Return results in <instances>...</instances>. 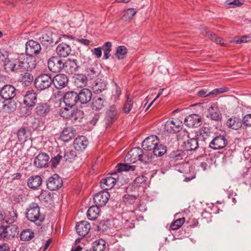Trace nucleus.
<instances>
[{
  "mask_svg": "<svg viewBox=\"0 0 251 251\" xmlns=\"http://www.w3.org/2000/svg\"><path fill=\"white\" fill-rule=\"evenodd\" d=\"M36 65L35 58L26 57L24 55H17L10 58L5 65V70L15 73L31 71Z\"/></svg>",
  "mask_w": 251,
  "mask_h": 251,
  "instance_id": "1",
  "label": "nucleus"
},
{
  "mask_svg": "<svg viewBox=\"0 0 251 251\" xmlns=\"http://www.w3.org/2000/svg\"><path fill=\"white\" fill-rule=\"evenodd\" d=\"M52 84L51 75L50 74H41L34 80L35 88L40 91L49 88Z\"/></svg>",
  "mask_w": 251,
  "mask_h": 251,
  "instance_id": "2",
  "label": "nucleus"
},
{
  "mask_svg": "<svg viewBox=\"0 0 251 251\" xmlns=\"http://www.w3.org/2000/svg\"><path fill=\"white\" fill-rule=\"evenodd\" d=\"M41 50L40 44L33 40H29L25 44L26 57L35 58L34 55L39 54Z\"/></svg>",
  "mask_w": 251,
  "mask_h": 251,
  "instance_id": "3",
  "label": "nucleus"
},
{
  "mask_svg": "<svg viewBox=\"0 0 251 251\" xmlns=\"http://www.w3.org/2000/svg\"><path fill=\"white\" fill-rule=\"evenodd\" d=\"M120 111L115 105H112L105 112V120L106 127L114 123L119 118Z\"/></svg>",
  "mask_w": 251,
  "mask_h": 251,
  "instance_id": "4",
  "label": "nucleus"
},
{
  "mask_svg": "<svg viewBox=\"0 0 251 251\" xmlns=\"http://www.w3.org/2000/svg\"><path fill=\"white\" fill-rule=\"evenodd\" d=\"M49 69L53 73H59L64 67L62 59L58 56H52L48 61Z\"/></svg>",
  "mask_w": 251,
  "mask_h": 251,
  "instance_id": "5",
  "label": "nucleus"
},
{
  "mask_svg": "<svg viewBox=\"0 0 251 251\" xmlns=\"http://www.w3.org/2000/svg\"><path fill=\"white\" fill-rule=\"evenodd\" d=\"M27 220H44L45 216L42 215L40 212V208L36 203H32L29 209L26 212Z\"/></svg>",
  "mask_w": 251,
  "mask_h": 251,
  "instance_id": "6",
  "label": "nucleus"
},
{
  "mask_svg": "<svg viewBox=\"0 0 251 251\" xmlns=\"http://www.w3.org/2000/svg\"><path fill=\"white\" fill-rule=\"evenodd\" d=\"M195 137L201 142L200 146H201V148H204L210 137V128L207 127H201L199 129Z\"/></svg>",
  "mask_w": 251,
  "mask_h": 251,
  "instance_id": "7",
  "label": "nucleus"
},
{
  "mask_svg": "<svg viewBox=\"0 0 251 251\" xmlns=\"http://www.w3.org/2000/svg\"><path fill=\"white\" fill-rule=\"evenodd\" d=\"M56 38V36L55 34L50 31H46L42 34L39 39L43 46L48 47L56 44L58 42Z\"/></svg>",
  "mask_w": 251,
  "mask_h": 251,
  "instance_id": "8",
  "label": "nucleus"
},
{
  "mask_svg": "<svg viewBox=\"0 0 251 251\" xmlns=\"http://www.w3.org/2000/svg\"><path fill=\"white\" fill-rule=\"evenodd\" d=\"M16 95V89L12 85H5L0 91V96L5 100H12Z\"/></svg>",
  "mask_w": 251,
  "mask_h": 251,
  "instance_id": "9",
  "label": "nucleus"
},
{
  "mask_svg": "<svg viewBox=\"0 0 251 251\" xmlns=\"http://www.w3.org/2000/svg\"><path fill=\"white\" fill-rule=\"evenodd\" d=\"M63 98L65 105L70 108H72L78 102L77 93L74 91L66 92Z\"/></svg>",
  "mask_w": 251,
  "mask_h": 251,
  "instance_id": "10",
  "label": "nucleus"
},
{
  "mask_svg": "<svg viewBox=\"0 0 251 251\" xmlns=\"http://www.w3.org/2000/svg\"><path fill=\"white\" fill-rule=\"evenodd\" d=\"M63 184L62 178L57 174L49 178L47 181V188L51 191H55L60 188Z\"/></svg>",
  "mask_w": 251,
  "mask_h": 251,
  "instance_id": "11",
  "label": "nucleus"
},
{
  "mask_svg": "<svg viewBox=\"0 0 251 251\" xmlns=\"http://www.w3.org/2000/svg\"><path fill=\"white\" fill-rule=\"evenodd\" d=\"M199 214V211L195 207H189L188 209L184 210L181 212H178L177 215H182V216L179 219L176 220H199L200 217H198Z\"/></svg>",
  "mask_w": 251,
  "mask_h": 251,
  "instance_id": "12",
  "label": "nucleus"
},
{
  "mask_svg": "<svg viewBox=\"0 0 251 251\" xmlns=\"http://www.w3.org/2000/svg\"><path fill=\"white\" fill-rule=\"evenodd\" d=\"M110 197L109 193L107 191H100L94 195V202L99 207L105 205Z\"/></svg>",
  "mask_w": 251,
  "mask_h": 251,
  "instance_id": "13",
  "label": "nucleus"
},
{
  "mask_svg": "<svg viewBox=\"0 0 251 251\" xmlns=\"http://www.w3.org/2000/svg\"><path fill=\"white\" fill-rule=\"evenodd\" d=\"M184 124L190 128L199 126L202 123L201 116L198 114H191L187 116L184 121Z\"/></svg>",
  "mask_w": 251,
  "mask_h": 251,
  "instance_id": "14",
  "label": "nucleus"
},
{
  "mask_svg": "<svg viewBox=\"0 0 251 251\" xmlns=\"http://www.w3.org/2000/svg\"><path fill=\"white\" fill-rule=\"evenodd\" d=\"M52 84L57 89H61L65 87L68 83V78L67 75L63 74H59L52 78Z\"/></svg>",
  "mask_w": 251,
  "mask_h": 251,
  "instance_id": "15",
  "label": "nucleus"
},
{
  "mask_svg": "<svg viewBox=\"0 0 251 251\" xmlns=\"http://www.w3.org/2000/svg\"><path fill=\"white\" fill-rule=\"evenodd\" d=\"M228 143L227 139L224 136L220 135L214 138L209 143V147L218 150L223 149Z\"/></svg>",
  "mask_w": 251,
  "mask_h": 251,
  "instance_id": "16",
  "label": "nucleus"
},
{
  "mask_svg": "<svg viewBox=\"0 0 251 251\" xmlns=\"http://www.w3.org/2000/svg\"><path fill=\"white\" fill-rule=\"evenodd\" d=\"M49 159L50 157L46 153H40L34 159V165L40 169L46 168L48 166Z\"/></svg>",
  "mask_w": 251,
  "mask_h": 251,
  "instance_id": "17",
  "label": "nucleus"
},
{
  "mask_svg": "<svg viewBox=\"0 0 251 251\" xmlns=\"http://www.w3.org/2000/svg\"><path fill=\"white\" fill-rule=\"evenodd\" d=\"M159 142V139L157 136L151 135L145 138L142 142V147L144 150L152 151V150Z\"/></svg>",
  "mask_w": 251,
  "mask_h": 251,
  "instance_id": "18",
  "label": "nucleus"
},
{
  "mask_svg": "<svg viewBox=\"0 0 251 251\" xmlns=\"http://www.w3.org/2000/svg\"><path fill=\"white\" fill-rule=\"evenodd\" d=\"M64 66L63 69L69 74H75L80 67L76 59L70 58L64 62Z\"/></svg>",
  "mask_w": 251,
  "mask_h": 251,
  "instance_id": "19",
  "label": "nucleus"
},
{
  "mask_svg": "<svg viewBox=\"0 0 251 251\" xmlns=\"http://www.w3.org/2000/svg\"><path fill=\"white\" fill-rule=\"evenodd\" d=\"M182 123L177 120L168 121L165 125L164 129L170 133H176L182 129Z\"/></svg>",
  "mask_w": 251,
  "mask_h": 251,
  "instance_id": "20",
  "label": "nucleus"
},
{
  "mask_svg": "<svg viewBox=\"0 0 251 251\" xmlns=\"http://www.w3.org/2000/svg\"><path fill=\"white\" fill-rule=\"evenodd\" d=\"M75 229L77 233L80 236L86 235L91 229V226L87 221H80L76 224Z\"/></svg>",
  "mask_w": 251,
  "mask_h": 251,
  "instance_id": "21",
  "label": "nucleus"
},
{
  "mask_svg": "<svg viewBox=\"0 0 251 251\" xmlns=\"http://www.w3.org/2000/svg\"><path fill=\"white\" fill-rule=\"evenodd\" d=\"M37 95L33 90H28L24 96V103L27 107H33L37 102Z\"/></svg>",
  "mask_w": 251,
  "mask_h": 251,
  "instance_id": "22",
  "label": "nucleus"
},
{
  "mask_svg": "<svg viewBox=\"0 0 251 251\" xmlns=\"http://www.w3.org/2000/svg\"><path fill=\"white\" fill-rule=\"evenodd\" d=\"M141 149L140 148H134L131 149L126 155L125 161L129 163H134L139 160L141 155Z\"/></svg>",
  "mask_w": 251,
  "mask_h": 251,
  "instance_id": "23",
  "label": "nucleus"
},
{
  "mask_svg": "<svg viewBox=\"0 0 251 251\" xmlns=\"http://www.w3.org/2000/svg\"><path fill=\"white\" fill-rule=\"evenodd\" d=\"M77 96L78 102L81 104H86L92 99V93L89 89L83 88L77 93Z\"/></svg>",
  "mask_w": 251,
  "mask_h": 251,
  "instance_id": "24",
  "label": "nucleus"
},
{
  "mask_svg": "<svg viewBox=\"0 0 251 251\" xmlns=\"http://www.w3.org/2000/svg\"><path fill=\"white\" fill-rule=\"evenodd\" d=\"M182 147L184 150L186 151H195L198 148L201 147L200 143L198 142V140L195 138H191L184 141L182 144Z\"/></svg>",
  "mask_w": 251,
  "mask_h": 251,
  "instance_id": "25",
  "label": "nucleus"
},
{
  "mask_svg": "<svg viewBox=\"0 0 251 251\" xmlns=\"http://www.w3.org/2000/svg\"><path fill=\"white\" fill-rule=\"evenodd\" d=\"M51 109L50 105L46 102H41L38 104L35 108V114L41 117H46L50 111Z\"/></svg>",
  "mask_w": 251,
  "mask_h": 251,
  "instance_id": "26",
  "label": "nucleus"
},
{
  "mask_svg": "<svg viewBox=\"0 0 251 251\" xmlns=\"http://www.w3.org/2000/svg\"><path fill=\"white\" fill-rule=\"evenodd\" d=\"M88 145V141L84 136H78L74 142V146L75 150L82 151L86 149Z\"/></svg>",
  "mask_w": 251,
  "mask_h": 251,
  "instance_id": "27",
  "label": "nucleus"
},
{
  "mask_svg": "<svg viewBox=\"0 0 251 251\" xmlns=\"http://www.w3.org/2000/svg\"><path fill=\"white\" fill-rule=\"evenodd\" d=\"M71 47L64 43L59 44L56 49V52L60 57H66L69 56L71 52Z\"/></svg>",
  "mask_w": 251,
  "mask_h": 251,
  "instance_id": "28",
  "label": "nucleus"
},
{
  "mask_svg": "<svg viewBox=\"0 0 251 251\" xmlns=\"http://www.w3.org/2000/svg\"><path fill=\"white\" fill-rule=\"evenodd\" d=\"M116 182V179L113 176H107L100 181V187L104 190H107L112 188Z\"/></svg>",
  "mask_w": 251,
  "mask_h": 251,
  "instance_id": "29",
  "label": "nucleus"
},
{
  "mask_svg": "<svg viewBox=\"0 0 251 251\" xmlns=\"http://www.w3.org/2000/svg\"><path fill=\"white\" fill-rule=\"evenodd\" d=\"M209 114L208 118L214 121H218L222 118L221 114L218 107L215 104H212L208 109Z\"/></svg>",
  "mask_w": 251,
  "mask_h": 251,
  "instance_id": "30",
  "label": "nucleus"
},
{
  "mask_svg": "<svg viewBox=\"0 0 251 251\" xmlns=\"http://www.w3.org/2000/svg\"><path fill=\"white\" fill-rule=\"evenodd\" d=\"M226 125L229 128L238 130L242 126V120L239 118L233 116L227 120Z\"/></svg>",
  "mask_w": 251,
  "mask_h": 251,
  "instance_id": "31",
  "label": "nucleus"
},
{
  "mask_svg": "<svg viewBox=\"0 0 251 251\" xmlns=\"http://www.w3.org/2000/svg\"><path fill=\"white\" fill-rule=\"evenodd\" d=\"M106 82L104 80L97 78L92 84V89L96 94H100L106 89Z\"/></svg>",
  "mask_w": 251,
  "mask_h": 251,
  "instance_id": "32",
  "label": "nucleus"
},
{
  "mask_svg": "<svg viewBox=\"0 0 251 251\" xmlns=\"http://www.w3.org/2000/svg\"><path fill=\"white\" fill-rule=\"evenodd\" d=\"M202 34L205 37L209 38L213 42L217 44H220L222 46H224L225 43L223 39L220 37H217L214 34H213L210 31L204 28L202 29Z\"/></svg>",
  "mask_w": 251,
  "mask_h": 251,
  "instance_id": "33",
  "label": "nucleus"
},
{
  "mask_svg": "<svg viewBox=\"0 0 251 251\" xmlns=\"http://www.w3.org/2000/svg\"><path fill=\"white\" fill-rule=\"evenodd\" d=\"M42 183V179L40 176H31L27 180V186L33 189L38 188Z\"/></svg>",
  "mask_w": 251,
  "mask_h": 251,
  "instance_id": "34",
  "label": "nucleus"
},
{
  "mask_svg": "<svg viewBox=\"0 0 251 251\" xmlns=\"http://www.w3.org/2000/svg\"><path fill=\"white\" fill-rule=\"evenodd\" d=\"M139 160L144 164L151 162L153 159L152 151L141 149V153Z\"/></svg>",
  "mask_w": 251,
  "mask_h": 251,
  "instance_id": "35",
  "label": "nucleus"
},
{
  "mask_svg": "<svg viewBox=\"0 0 251 251\" xmlns=\"http://www.w3.org/2000/svg\"><path fill=\"white\" fill-rule=\"evenodd\" d=\"M30 130L28 127H23L17 132V137L20 142H24L30 136Z\"/></svg>",
  "mask_w": 251,
  "mask_h": 251,
  "instance_id": "36",
  "label": "nucleus"
},
{
  "mask_svg": "<svg viewBox=\"0 0 251 251\" xmlns=\"http://www.w3.org/2000/svg\"><path fill=\"white\" fill-rule=\"evenodd\" d=\"M100 210L99 206H92L87 212V216L88 220H97L100 214Z\"/></svg>",
  "mask_w": 251,
  "mask_h": 251,
  "instance_id": "37",
  "label": "nucleus"
},
{
  "mask_svg": "<svg viewBox=\"0 0 251 251\" xmlns=\"http://www.w3.org/2000/svg\"><path fill=\"white\" fill-rule=\"evenodd\" d=\"M167 151V147L164 145L158 143L155 148L152 150V152L154 156L159 157L164 155Z\"/></svg>",
  "mask_w": 251,
  "mask_h": 251,
  "instance_id": "38",
  "label": "nucleus"
},
{
  "mask_svg": "<svg viewBox=\"0 0 251 251\" xmlns=\"http://www.w3.org/2000/svg\"><path fill=\"white\" fill-rule=\"evenodd\" d=\"M87 82V78L83 74H77L75 77L74 83L78 88L83 87L86 86Z\"/></svg>",
  "mask_w": 251,
  "mask_h": 251,
  "instance_id": "39",
  "label": "nucleus"
},
{
  "mask_svg": "<svg viewBox=\"0 0 251 251\" xmlns=\"http://www.w3.org/2000/svg\"><path fill=\"white\" fill-rule=\"evenodd\" d=\"M83 116L84 112L83 111L77 108L74 109L70 120L74 123L80 122Z\"/></svg>",
  "mask_w": 251,
  "mask_h": 251,
  "instance_id": "40",
  "label": "nucleus"
},
{
  "mask_svg": "<svg viewBox=\"0 0 251 251\" xmlns=\"http://www.w3.org/2000/svg\"><path fill=\"white\" fill-rule=\"evenodd\" d=\"M74 137V133L72 132V128L68 127L65 128L62 132L60 135L61 139L64 142H69Z\"/></svg>",
  "mask_w": 251,
  "mask_h": 251,
  "instance_id": "41",
  "label": "nucleus"
},
{
  "mask_svg": "<svg viewBox=\"0 0 251 251\" xmlns=\"http://www.w3.org/2000/svg\"><path fill=\"white\" fill-rule=\"evenodd\" d=\"M4 226L6 228L7 235H8L9 239L14 237L18 234V228L16 225H14L11 224H8L7 222V225Z\"/></svg>",
  "mask_w": 251,
  "mask_h": 251,
  "instance_id": "42",
  "label": "nucleus"
},
{
  "mask_svg": "<svg viewBox=\"0 0 251 251\" xmlns=\"http://www.w3.org/2000/svg\"><path fill=\"white\" fill-rule=\"evenodd\" d=\"M104 100L100 97H95L92 100V108L96 110L101 109L104 106Z\"/></svg>",
  "mask_w": 251,
  "mask_h": 251,
  "instance_id": "43",
  "label": "nucleus"
},
{
  "mask_svg": "<svg viewBox=\"0 0 251 251\" xmlns=\"http://www.w3.org/2000/svg\"><path fill=\"white\" fill-rule=\"evenodd\" d=\"M133 106V97L129 95H126V100L123 108L124 112L126 114H128L131 111Z\"/></svg>",
  "mask_w": 251,
  "mask_h": 251,
  "instance_id": "44",
  "label": "nucleus"
},
{
  "mask_svg": "<svg viewBox=\"0 0 251 251\" xmlns=\"http://www.w3.org/2000/svg\"><path fill=\"white\" fill-rule=\"evenodd\" d=\"M92 247L94 251H104L105 242L102 239L97 240L93 243Z\"/></svg>",
  "mask_w": 251,
  "mask_h": 251,
  "instance_id": "45",
  "label": "nucleus"
},
{
  "mask_svg": "<svg viewBox=\"0 0 251 251\" xmlns=\"http://www.w3.org/2000/svg\"><path fill=\"white\" fill-rule=\"evenodd\" d=\"M21 80L25 86H29L33 80V76L29 73L25 72L24 74H21Z\"/></svg>",
  "mask_w": 251,
  "mask_h": 251,
  "instance_id": "46",
  "label": "nucleus"
},
{
  "mask_svg": "<svg viewBox=\"0 0 251 251\" xmlns=\"http://www.w3.org/2000/svg\"><path fill=\"white\" fill-rule=\"evenodd\" d=\"M135 169V166L130 165L128 164L119 163L116 166V171L119 173L129 171H133Z\"/></svg>",
  "mask_w": 251,
  "mask_h": 251,
  "instance_id": "47",
  "label": "nucleus"
},
{
  "mask_svg": "<svg viewBox=\"0 0 251 251\" xmlns=\"http://www.w3.org/2000/svg\"><path fill=\"white\" fill-rule=\"evenodd\" d=\"M17 107L16 103L11 100H8L7 103L3 105V109L6 113H11L15 110Z\"/></svg>",
  "mask_w": 251,
  "mask_h": 251,
  "instance_id": "48",
  "label": "nucleus"
},
{
  "mask_svg": "<svg viewBox=\"0 0 251 251\" xmlns=\"http://www.w3.org/2000/svg\"><path fill=\"white\" fill-rule=\"evenodd\" d=\"M63 158L66 161L74 159L76 156V152L75 150L67 148L63 152Z\"/></svg>",
  "mask_w": 251,
  "mask_h": 251,
  "instance_id": "49",
  "label": "nucleus"
},
{
  "mask_svg": "<svg viewBox=\"0 0 251 251\" xmlns=\"http://www.w3.org/2000/svg\"><path fill=\"white\" fill-rule=\"evenodd\" d=\"M114 221H100L98 225V229L99 231L103 232L106 231L111 226V224L115 225Z\"/></svg>",
  "mask_w": 251,
  "mask_h": 251,
  "instance_id": "50",
  "label": "nucleus"
},
{
  "mask_svg": "<svg viewBox=\"0 0 251 251\" xmlns=\"http://www.w3.org/2000/svg\"><path fill=\"white\" fill-rule=\"evenodd\" d=\"M34 232L30 229H26L23 231L20 234L21 240L24 241H27L31 240L34 237Z\"/></svg>",
  "mask_w": 251,
  "mask_h": 251,
  "instance_id": "51",
  "label": "nucleus"
},
{
  "mask_svg": "<svg viewBox=\"0 0 251 251\" xmlns=\"http://www.w3.org/2000/svg\"><path fill=\"white\" fill-rule=\"evenodd\" d=\"M147 178L144 176H140L137 177L132 183V187L134 189L143 186V185L146 182Z\"/></svg>",
  "mask_w": 251,
  "mask_h": 251,
  "instance_id": "52",
  "label": "nucleus"
},
{
  "mask_svg": "<svg viewBox=\"0 0 251 251\" xmlns=\"http://www.w3.org/2000/svg\"><path fill=\"white\" fill-rule=\"evenodd\" d=\"M74 109L70 107H62L60 109L59 114L64 119H70Z\"/></svg>",
  "mask_w": 251,
  "mask_h": 251,
  "instance_id": "53",
  "label": "nucleus"
},
{
  "mask_svg": "<svg viewBox=\"0 0 251 251\" xmlns=\"http://www.w3.org/2000/svg\"><path fill=\"white\" fill-rule=\"evenodd\" d=\"M170 157L176 161L181 160L186 157L185 153L181 150H177L170 154Z\"/></svg>",
  "mask_w": 251,
  "mask_h": 251,
  "instance_id": "54",
  "label": "nucleus"
},
{
  "mask_svg": "<svg viewBox=\"0 0 251 251\" xmlns=\"http://www.w3.org/2000/svg\"><path fill=\"white\" fill-rule=\"evenodd\" d=\"M127 52L126 48L124 46H120L117 48L115 55L118 59L120 60L125 57Z\"/></svg>",
  "mask_w": 251,
  "mask_h": 251,
  "instance_id": "55",
  "label": "nucleus"
},
{
  "mask_svg": "<svg viewBox=\"0 0 251 251\" xmlns=\"http://www.w3.org/2000/svg\"><path fill=\"white\" fill-rule=\"evenodd\" d=\"M112 43L110 42L105 43L101 47V50L104 51V57L107 59L110 56V51H111Z\"/></svg>",
  "mask_w": 251,
  "mask_h": 251,
  "instance_id": "56",
  "label": "nucleus"
},
{
  "mask_svg": "<svg viewBox=\"0 0 251 251\" xmlns=\"http://www.w3.org/2000/svg\"><path fill=\"white\" fill-rule=\"evenodd\" d=\"M137 11L134 8H128L125 11L123 18L125 21H130L136 13Z\"/></svg>",
  "mask_w": 251,
  "mask_h": 251,
  "instance_id": "57",
  "label": "nucleus"
},
{
  "mask_svg": "<svg viewBox=\"0 0 251 251\" xmlns=\"http://www.w3.org/2000/svg\"><path fill=\"white\" fill-rule=\"evenodd\" d=\"M39 200L46 203H48L50 200V193L46 191H42L38 197Z\"/></svg>",
  "mask_w": 251,
  "mask_h": 251,
  "instance_id": "58",
  "label": "nucleus"
},
{
  "mask_svg": "<svg viewBox=\"0 0 251 251\" xmlns=\"http://www.w3.org/2000/svg\"><path fill=\"white\" fill-rule=\"evenodd\" d=\"M8 53L6 51L0 50V63H3L5 69L6 64L10 59L8 58Z\"/></svg>",
  "mask_w": 251,
  "mask_h": 251,
  "instance_id": "59",
  "label": "nucleus"
},
{
  "mask_svg": "<svg viewBox=\"0 0 251 251\" xmlns=\"http://www.w3.org/2000/svg\"><path fill=\"white\" fill-rule=\"evenodd\" d=\"M229 89L227 87H223L221 88H216L213 90L212 91L208 93L207 95H214L216 96L218 94H222L225 92H227Z\"/></svg>",
  "mask_w": 251,
  "mask_h": 251,
  "instance_id": "60",
  "label": "nucleus"
},
{
  "mask_svg": "<svg viewBox=\"0 0 251 251\" xmlns=\"http://www.w3.org/2000/svg\"><path fill=\"white\" fill-rule=\"evenodd\" d=\"M136 200V197L133 195H125L124 197V201L125 203L132 204L134 203Z\"/></svg>",
  "mask_w": 251,
  "mask_h": 251,
  "instance_id": "61",
  "label": "nucleus"
},
{
  "mask_svg": "<svg viewBox=\"0 0 251 251\" xmlns=\"http://www.w3.org/2000/svg\"><path fill=\"white\" fill-rule=\"evenodd\" d=\"M9 236L7 235V230L4 225L0 226V240H8Z\"/></svg>",
  "mask_w": 251,
  "mask_h": 251,
  "instance_id": "62",
  "label": "nucleus"
},
{
  "mask_svg": "<svg viewBox=\"0 0 251 251\" xmlns=\"http://www.w3.org/2000/svg\"><path fill=\"white\" fill-rule=\"evenodd\" d=\"M86 72L88 74V75H89L92 77H95V76L97 75L99 73L98 68L94 66L87 68L86 69Z\"/></svg>",
  "mask_w": 251,
  "mask_h": 251,
  "instance_id": "63",
  "label": "nucleus"
},
{
  "mask_svg": "<svg viewBox=\"0 0 251 251\" xmlns=\"http://www.w3.org/2000/svg\"><path fill=\"white\" fill-rule=\"evenodd\" d=\"M177 135L178 140L185 139L186 138H189V133L185 130L180 129L179 131L177 132Z\"/></svg>",
  "mask_w": 251,
  "mask_h": 251,
  "instance_id": "64",
  "label": "nucleus"
}]
</instances>
